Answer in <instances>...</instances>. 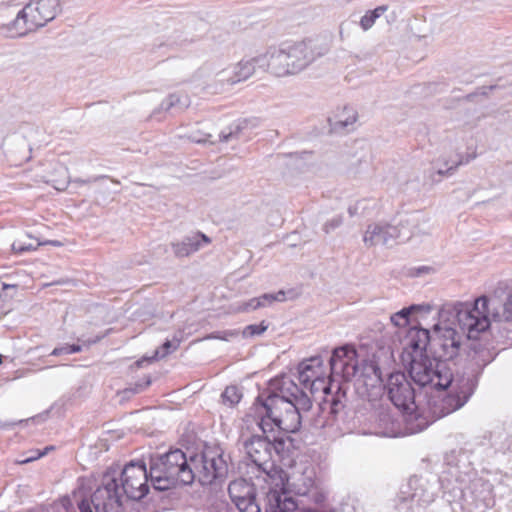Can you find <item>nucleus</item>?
Returning a JSON list of instances; mask_svg holds the SVG:
<instances>
[{
  "mask_svg": "<svg viewBox=\"0 0 512 512\" xmlns=\"http://www.w3.org/2000/svg\"><path fill=\"white\" fill-rule=\"evenodd\" d=\"M271 393L259 396L245 417L248 425L255 424L263 434L276 429L295 433L301 426V411L311 408L309 396L289 376L275 378L270 383Z\"/></svg>",
  "mask_w": 512,
  "mask_h": 512,
  "instance_id": "nucleus-1",
  "label": "nucleus"
},
{
  "mask_svg": "<svg viewBox=\"0 0 512 512\" xmlns=\"http://www.w3.org/2000/svg\"><path fill=\"white\" fill-rule=\"evenodd\" d=\"M149 472L143 462L131 461L122 469L119 485L114 472L104 474L102 484L92 494L90 501L79 504L80 512H120L121 498L140 500L149 491Z\"/></svg>",
  "mask_w": 512,
  "mask_h": 512,
  "instance_id": "nucleus-2",
  "label": "nucleus"
},
{
  "mask_svg": "<svg viewBox=\"0 0 512 512\" xmlns=\"http://www.w3.org/2000/svg\"><path fill=\"white\" fill-rule=\"evenodd\" d=\"M457 319L461 330L469 339H477L481 332L487 330L490 321H512V294L503 305L486 296L478 297L473 304L468 302H449L443 306L440 317Z\"/></svg>",
  "mask_w": 512,
  "mask_h": 512,
  "instance_id": "nucleus-3",
  "label": "nucleus"
},
{
  "mask_svg": "<svg viewBox=\"0 0 512 512\" xmlns=\"http://www.w3.org/2000/svg\"><path fill=\"white\" fill-rule=\"evenodd\" d=\"M326 52L325 46L309 38L271 46L264 53L259 54L257 61L260 66L268 67V71L273 75L283 77L301 72Z\"/></svg>",
  "mask_w": 512,
  "mask_h": 512,
  "instance_id": "nucleus-4",
  "label": "nucleus"
},
{
  "mask_svg": "<svg viewBox=\"0 0 512 512\" xmlns=\"http://www.w3.org/2000/svg\"><path fill=\"white\" fill-rule=\"evenodd\" d=\"M244 449L251 462L263 473L272 509H279V492L285 489L287 479L286 473L272 459L275 451L273 443L266 436L253 435L244 441Z\"/></svg>",
  "mask_w": 512,
  "mask_h": 512,
  "instance_id": "nucleus-5",
  "label": "nucleus"
},
{
  "mask_svg": "<svg viewBox=\"0 0 512 512\" xmlns=\"http://www.w3.org/2000/svg\"><path fill=\"white\" fill-rule=\"evenodd\" d=\"M192 464L180 449L152 457L150 460L149 476L152 486L159 491H165L176 485H189L194 481Z\"/></svg>",
  "mask_w": 512,
  "mask_h": 512,
  "instance_id": "nucleus-6",
  "label": "nucleus"
},
{
  "mask_svg": "<svg viewBox=\"0 0 512 512\" xmlns=\"http://www.w3.org/2000/svg\"><path fill=\"white\" fill-rule=\"evenodd\" d=\"M385 389L390 401L403 413L409 433L421 432L428 426V421L419 414L415 401V390L405 373H391Z\"/></svg>",
  "mask_w": 512,
  "mask_h": 512,
  "instance_id": "nucleus-7",
  "label": "nucleus"
},
{
  "mask_svg": "<svg viewBox=\"0 0 512 512\" xmlns=\"http://www.w3.org/2000/svg\"><path fill=\"white\" fill-rule=\"evenodd\" d=\"M409 374L411 379L421 387L445 388L451 383V370L447 363L437 358L412 356Z\"/></svg>",
  "mask_w": 512,
  "mask_h": 512,
  "instance_id": "nucleus-8",
  "label": "nucleus"
},
{
  "mask_svg": "<svg viewBox=\"0 0 512 512\" xmlns=\"http://www.w3.org/2000/svg\"><path fill=\"white\" fill-rule=\"evenodd\" d=\"M476 382L471 377L460 376L454 378L451 374V383L444 389L447 393L434 399L430 403V410L434 417L442 418L462 408L472 396Z\"/></svg>",
  "mask_w": 512,
  "mask_h": 512,
  "instance_id": "nucleus-9",
  "label": "nucleus"
},
{
  "mask_svg": "<svg viewBox=\"0 0 512 512\" xmlns=\"http://www.w3.org/2000/svg\"><path fill=\"white\" fill-rule=\"evenodd\" d=\"M194 480L202 485L212 484L227 474L228 466L219 448L207 447L200 455L190 457Z\"/></svg>",
  "mask_w": 512,
  "mask_h": 512,
  "instance_id": "nucleus-10",
  "label": "nucleus"
},
{
  "mask_svg": "<svg viewBox=\"0 0 512 512\" xmlns=\"http://www.w3.org/2000/svg\"><path fill=\"white\" fill-rule=\"evenodd\" d=\"M254 123L249 119H239L232 123L226 130L218 134V139L210 133H202L200 131H193L186 135L187 139L194 143H211L231 142L233 140H247L251 137L252 128Z\"/></svg>",
  "mask_w": 512,
  "mask_h": 512,
  "instance_id": "nucleus-11",
  "label": "nucleus"
},
{
  "mask_svg": "<svg viewBox=\"0 0 512 512\" xmlns=\"http://www.w3.org/2000/svg\"><path fill=\"white\" fill-rule=\"evenodd\" d=\"M442 308L439 309L438 316H440ZM439 320L440 323L434 325V330L437 333L436 345L439 347V357L447 360L453 359L459 351L460 336L452 325L459 323L453 316L450 317V320H444L441 317H439ZM459 328L461 329V327Z\"/></svg>",
  "mask_w": 512,
  "mask_h": 512,
  "instance_id": "nucleus-12",
  "label": "nucleus"
},
{
  "mask_svg": "<svg viewBox=\"0 0 512 512\" xmlns=\"http://www.w3.org/2000/svg\"><path fill=\"white\" fill-rule=\"evenodd\" d=\"M61 12L58 0H32L22 9V16H28L29 25L38 29L52 21Z\"/></svg>",
  "mask_w": 512,
  "mask_h": 512,
  "instance_id": "nucleus-13",
  "label": "nucleus"
},
{
  "mask_svg": "<svg viewBox=\"0 0 512 512\" xmlns=\"http://www.w3.org/2000/svg\"><path fill=\"white\" fill-rule=\"evenodd\" d=\"M232 502L240 512H261L256 501L254 485L245 479H236L228 486Z\"/></svg>",
  "mask_w": 512,
  "mask_h": 512,
  "instance_id": "nucleus-14",
  "label": "nucleus"
},
{
  "mask_svg": "<svg viewBox=\"0 0 512 512\" xmlns=\"http://www.w3.org/2000/svg\"><path fill=\"white\" fill-rule=\"evenodd\" d=\"M400 238H407V235L398 226L386 222H375L367 226L363 242L366 247L385 246Z\"/></svg>",
  "mask_w": 512,
  "mask_h": 512,
  "instance_id": "nucleus-15",
  "label": "nucleus"
},
{
  "mask_svg": "<svg viewBox=\"0 0 512 512\" xmlns=\"http://www.w3.org/2000/svg\"><path fill=\"white\" fill-rule=\"evenodd\" d=\"M356 350L349 346L335 348L330 357L331 373L349 380L355 376L357 368Z\"/></svg>",
  "mask_w": 512,
  "mask_h": 512,
  "instance_id": "nucleus-16",
  "label": "nucleus"
},
{
  "mask_svg": "<svg viewBox=\"0 0 512 512\" xmlns=\"http://www.w3.org/2000/svg\"><path fill=\"white\" fill-rule=\"evenodd\" d=\"M322 364L321 357L315 356L298 365V379L305 388L312 390L317 382H323Z\"/></svg>",
  "mask_w": 512,
  "mask_h": 512,
  "instance_id": "nucleus-17",
  "label": "nucleus"
},
{
  "mask_svg": "<svg viewBox=\"0 0 512 512\" xmlns=\"http://www.w3.org/2000/svg\"><path fill=\"white\" fill-rule=\"evenodd\" d=\"M428 216L416 212L408 215L405 219L401 220L398 227L407 235V238H400L401 240H409L412 237H419L428 235L431 232V226Z\"/></svg>",
  "mask_w": 512,
  "mask_h": 512,
  "instance_id": "nucleus-18",
  "label": "nucleus"
},
{
  "mask_svg": "<svg viewBox=\"0 0 512 512\" xmlns=\"http://www.w3.org/2000/svg\"><path fill=\"white\" fill-rule=\"evenodd\" d=\"M210 243L211 239L207 235L196 232L184 237L181 241L173 242L171 246L174 255L178 258H182L190 256Z\"/></svg>",
  "mask_w": 512,
  "mask_h": 512,
  "instance_id": "nucleus-19",
  "label": "nucleus"
},
{
  "mask_svg": "<svg viewBox=\"0 0 512 512\" xmlns=\"http://www.w3.org/2000/svg\"><path fill=\"white\" fill-rule=\"evenodd\" d=\"M357 119L358 114L354 108L343 107L333 118H329L330 130L338 134L352 131Z\"/></svg>",
  "mask_w": 512,
  "mask_h": 512,
  "instance_id": "nucleus-20",
  "label": "nucleus"
},
{
  "mask_svg": "<svg viewBox=\"0 0 512 512\" xmlns=\"http://www.w3.org/2000/svg\"><path fill=\"white\" fill-rule=\"evenodd\" d=\"M429 341L430 337L427 329L413 327L408 331L406 336L405 350L411 357L424 356L423 351L426 350Z\"/></svg>",
  "mask_w": 512,
  "mask_h": 512,
  "instance_id": "nucleus-21",
  "label": "nucleus"
},
{
  "mask_svg": "<svg viewBox=\"0 0 512 512\" xmlns=\"http://www.w3.org/2000/svg\"><path fill=\"white\" fill-rule=\"evenodd\" d=\"M286 482H285V488L287 486H291L292 490L297 494L301 496L307 495L315 486V472L313 469H305L300 475L293 476L290 479L286 476ZM284 497H288L286 495V489H284V492L282 494V499Z\"/></svg>",
  "mask_w": 512,
  "mask_h": 512,
  "instance_id": "nucleus-22",
  "label": "nucleus"
},
{
  "mask_svg": "<svg viewBox=\"0 0 512 512\" xmlns=\"http://www.w3.org/2000/svg\"><path fill=\"white\" fill-rule=\"evenodd\" d=\"M22 10H20L16 18L0 27L1 33L9 38H16L25 36L28 32L35 31V27L29 25L28 16H22Z\"/></svg>",
  "mask_w": 512,
  "mask_h": 512,
  "instance_id": "nucleus-23",
  "label": "nucleus"
},
{
  "mask_svg": "<svg viewBox=\"0 0 512 512\" xmlns=\"http://www.w3.org/2000/svg\"><path fill=\"white\" fill-rule=\"evenodd\" d=\"M432 167L428 170L426 179L431 184H437L444 179L454 175L461 162H432Z\"/></svg>",
  "mask_w": 512,
  "mask_h": 512,
  "instance_id": "nucleus-24",
  "label": "nucleus"
},
{
  "mask_svg": "<svg viewBox=\"0 0 512 512\" xmlns=\"http://www.w3.org/2000/svg\"><path fill=\"white\" fill-rule=\"evenodd\" d=\"M190 105V99L185 94L172 93L165 98L160 106L154 110L153 115L160 113L161 111L170 112H181Z\"/></svg>",
  "mask_w": 512,
  "mask_h": 512,
  "instance_id": "nucleus-25",
  "label": "nucleus"
},
{
  "mask_svg": "<svg viewBox=\"0 0 512 512\" xmlns=\"http://www.w3.org/2000/svg\"><path fill=\"white\" fill-rule=\"evenodd\" d=\"M346 155L357 160L374 158L372 144L367 139H356L347 148Z\"/></svg>",
  "mask_w": 512,
  "mask_h": 512,
  "instance_id": "nucleus-26",
  "label": "nucleus"
},
{
  "mask_svg": "<svg viewBox=\"0 0 512 512\" xmlns=\"http://www.w3.org/2000/svg\"><path fill=\"white\" fill-rule=\"evenodd\" d=\"M258 58L259 55L248 60H241L240 62L234 65L235 70L237 72V77L239 78V82L247 80L256 72L257 69L262 71H268V67L260 66V64L257 61Z\"/></svg>",
  "mask_w": 512,
  "mask_h": 512,
  "instance_id": "nucleus-27",
  "label": "nucleus"
},
{
  "mask_svg": "<svg viewBox=\"0 0 512 512\" xmlns=\"http://www.w3.org/2000/svg\"><path fill=\"white\" fill-rule=\"evenodd\" d=\"M430 309L431 307L429 305H411L410 307L403 308L394 313L390 317V320L396 327H404L409 324V316L413 311L424 310L425 312H429Z\"/></svg>",
  "mask_w": 512,
  "mask_h": 512,
  "instance_id": "nucleus-28",
  "label": "nucleus"
},
{
  "mask_svg": "<svg viewBox=\"0 0 512 512\" xmlns=\"http://www.w3.org/2000/svg\"><path fill=\"white\" fill-rule=\"evenodd\" d=\"M387 10L388 5H380L373 10H367L365 14L360 18V28L364 32L370 30L376 23L377 19H379Z\"/></svg>",
  "mask_w": 512,
  "mask_h": 512,
  "instance_id": "nucleus-29",
  "label": "nucleus"
},
{
  "mask_svg": "<svg viewBox=\"0 0 512 512\" xmlns=\"http://www.w3.org/2000/svg\"><path fill=\"white\" fill-rule=\"evenodd\" d=\"M215 81L220 85L223 90L226 86H232L239 82L237 72L234 65L222 69L215 75Z\"/></svg>",
  "mask_w": 512,
  "mask_h": 512,
  "instance_id": "nucleus-30",
  "label": "nucleus"
},
{
  "mask_svg": "<svg viewBox=\"0 0 512 512\" xmlns=\"http://www.w3.org/2000/svg\"><path fill=\"white\" fill-rule=\"evenodd\" d=\"M284 490L283 491H280L279 494H280V501H279V509L275 508L274 510L276 511H272V503L269 501L268 497L266 496V507H265V512H290V511H294L296 509V503L293 501V499L291 497H284L282 499V494H283Z\"/></svg>",
  "mask_w": 512,
  "mask_h": 512,
  "instance_id": "nucleus-31",
  "label": "nucleus"
},
{
  "mask_svg": "<svg viewBox=\"0 0 512 512\" xmlns=\"http://www.w3.org/2000/svg\"><path fill=\"white\" fill-rule=\"evenodd\" d=\"M180 345V340L174 338L172 341L166 340L162 347L155 350L154 355L150 358V360H159L169 355L173 351L177 350Z\"/></svg>",
  "mask_w": 512,
  "mask_h": 512,
  "instance_id": "nucleus-32",
  "label": "nucleus"
},
{
  "mask_svg": "<svg viewBox=\"0 0 512 512\" xmlns=\"http://www.w3.org/2000/svg\"><path fill=\"white\" fill-rule=\"evenodd\" d=\"M379 422L382 430L377 432L378 434L388 437L396 435L395 423L388 413H381L379 415Z\"/></svg>",
  "mask_w": 512,
  "mask_h": 512,
  "instance_id": "nucleus-33",
  "label": "nucleus"
},
{
  "mask_svg": "<svg viewBox=\"0 0 512 512\" xmlns=\"http://www.w3.org/2000/svg\"><path fill=\"white\" fill-rule=\"evenodd\" d=\"M257 299L261 303V308L267 307L272 305L274 302H283L285 300V292L280 290L277 293H265L257 297Z\"/></svg>",
  "mask_w": 512,
  "mask_h": 512,
  "instance_id": "nucleus-34",
  "label": "nucleus"
},
{
  "mask_svg": "<svg viewBox=\"0 0 512 512\" xmlns=\"http://www.w3.org/2000/svg\"><path fill=\"white\" fill-rule=\"evenodd\" d=\"M240 332L236 329L232 330H224V331H215L204 337V339L211 340H222V341H232L239 336Z\"/></svg>",
  "mask_w": 512,
  "mask_h": 512,
  "instance_id": "nucleus-35",
  "label": "nucleus"
},
{
  "mask_svg": "<svg viewBox=\"0 0 512 512\" xmlns=\"http://www.w3.org/2000/svg\"><path fill=\"white\" fill-rule=\"evenodd\" d=\"M222 399L224 403H227L232 406L234 404L239 403L241 399V394L238 391L237 387L229 386L222 393Z\"/></svg>",
  "mask_w": 512,
  "mask_h": 512,
  "instance_id": "nucleus-36",
  "label": "nucleus"
},
{
  "mask_svg": "<svg viewBox=\"0 0 512 512\" xmlns=\"http://www.w3.org/2000/svg\"><path fill=\"white\" fill-rule=\"evenodd\" d=\"M267 328L268 325H266L264 322H261L260 324H251L243 329L242 335L245 338L259 336L263 334L267 330Z\"/></svg>",
  "mask_w": 512,
  "mask_h": 512,
  "instance_id": "nucleus-37",
  "label": "nucleus"
},
{
  "mask_svg": "<svg viewBox=\"0 0 512 512\" xmlns=\"http://www.w3.org/2000/svg\"><path fill=\"white\" fill-rule=\"evenodd\" d=\"M369 202H373L372 200H368V199H362V200H359L357 201L355 204L349 206L348 208V213L351 217L353 216H356V215H363L365 214V210L367 208V204Z\"/></svg>",
  "mask_w": 512,
  "mask_h": 512,
  "instance_id": "nucleus-38",
  "label": "nucleus"
},
{
  "mask_svg": "<svg viewBox=\"0 0 512 512\" xmlns=\"http://www.w3.org/2000/svg\"><path fill=\"white\" fill-rule=\"evenodd\" d=\"M43 244H51V245H54V246H59L60 242H58V241H48V242H45V243H37L36 246H34L32 244L25 245V244H22L20 242H15V243L12 244V248H13L14 251H16L18 253H23L25 251L35 250L37 248V246L43 245Z\"/></svg>",
  "mask_w": 512,
  "mask_h": 512,
  "instance_id": "nucleus-39",
  "label": "nucleus"
},
{
  "mask_svg": "<svg viewBox=\"0 0 512 512\" xmlns=\"http://www.w3.org/2000/svg\"><path fill=\"white\" fill-rule=\"evenodd\" d=\"M258 308H261V303L258 301L257 297L252 298L248 301L242 302L236 308L237 312H250L254 311Z\"/></svg>",
  "mask_w": 512,
  "mask_h": 512,
  "instance_id": "nucleus-40",
  "label": "nucleus"
},
{
  "mask_svg": "<svg viewBox=\"0 0 512 512\" xmlns=\"http://www.w3.org/2000/svg\"><path fill=\"white\" fill-rule=\"evenodd\" d=\"M343 222V219L341 216H336L334 218H332L331 220H328L324 226H323V230L326 234L330 233L331 231L335 230L336 228H338L339 226H341Z\"/></svg>",
  "mask_w": 512,
  "mask_h": 512,
  "instance_id": "nucleus-41",
  "label": "nucleus"
},
{
  "mask_svg": "<svg viewBox=\"0 0 512 512\" xmlns=\"http://www.w3.org/2000/svg\"><path fill=\"white\" fill-rule=\"evenodd\" d=\"M51 449H53V447H47V448H45V450L43 452H36L35 455L31 454V456H29L28 458L22 460L21 463H28V462H31L33 460H36V459L46 455L47 451L51 450Z\"/></svg>",
  "mask_w": 512,
  "mask_h": 512,
  "instance_id": "nucleus-42",
  "label": "nucleus"
},
{
  "mask_svg": "<svg viewBox=\"0 0 512 512\" xmlns=\"http://www.w3.org/2000/svg\"><path fill=\"white\" fill-rule=\"evenodd\" d=\"M62 354H67V355L69 354V345H64L62 347H56L51 352V355H53V356H59Z\"/></svg>",
  "mask_w": 512,
  "mask_h": 512,
  "instance_id": "nucleus-43",
  "label": "nucleus"
},
{
  "mask_svg": "<svg viewBox=\"0 0 512 512\" xmlns=\"http://www.w3.org/2000/svg\"><path fill=\"white\" fill-rule=\"evenodd\" d=\"M340 406L341 402L333 398L331 402V413H337Z\"/></svg>",
  "mask_w": 512,
  "mask_h": 512,
  "instance_id": "nucleus-44",
  "label": "nucleus"
},
{
  "mask_svg": "<svg viewBox=\"0 0 512 512\" xmlns=\"http://www.w3.org/2000/svg\"><path fill=\"white\" fill-rule=\"evenodd\" d=\"M201 173H202V174H205V175H202V176H201V178H202V179H216V178H219V177L221 176V174H220V173H213V174L207 175V174H206V173H207V170H206V169H205V170H203Z\"/></svg>",
  "mask_w": 512,
  "mask_h": 512,
  "instance_id": "nucleus-45",
  "label": "nucleus"
},
{
  "mask_svg": "<svg viewBox=\"0 0 512 512\" xmlns=\"http://www.w3.org/2000/svg\"><path fill=\"white\" fill-rule=\"evenodd\" d=\"M82 351V346L77 344L69 345V354H74Z\"/></svg>",
  "mask_w": 512,
  "mask_h": 512,
  "instance_id": "nucleus-46",
  "label": "nucleus"
},
{
  "mask_svg": "<svg viewBox=\"0 0 512 512\" xmlns=\"http://www.w3.org/2000/svg\"><path fill=\"white\" fill-rule=\"evenodd\" d=\"M306 154H308V152H307V151H304V152H302V154H301V155H298V153H296V154H295V156H296V157H299V158H303V157H304V155H306Z\"/></svg>",
  "mask_w": 512,
  "mask_h": 512,
  "instance_id": "nucleus-47",
  "label": "nucleus"
},
{
  "mask_svg": "<svg viewBox=\"0 0 512 512\" xmlns=\"http://www.w3.org/2000/svg\"><path fill=\"white\" fill-rule=\"evenodd\" d=\"M323 390H324L325 393H328L329 387H324Z\"/></svg>",
  "mask_w": 512,
  "mask_h": 512,
  "instance_id": "nucleus-48",
  "label": "nucleus"
}]
</instances>
